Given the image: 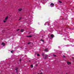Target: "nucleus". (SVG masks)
I'll return each instance as SVG.
<instances>
[{"label":"nucleus","mask_w":74,"mask_h":74,"mask_svg":"<svg viewBox=\"0 0 74 74\" xmlns=\"http://www.w3.org/2000/svg\"><path fill=\"white\" fill-rule=\"evenodd\" d=\"M44 56H45V59H46L48 57V55H46V54H45Z\"/></svg>","instance_id":"1"},{"label":"nucleus","mask_w":74,"mask_h":74,"mask_svg":"<svg viewBox=\"0 0 74 74\" xmlns=\"http://www.w3.org/2000/svg\"><path fill=\"white\" fill-rule=\"evenodd\" d=\"M44 51H45V52H48V49H45L44 50Z\"/></svg>","instance_id":"2"},{"label":"nucleus","mask_w":74,"mask_h":74,"mask_svg":"<svg viewBox=\"0 0 74 74\" xmlns=\"http://www.w3.org/2000/svg\"><path fill=\"white\" fill-rule=\"evenodd\" d=\"M8 16H7L6 17V18H5V20L7 21V19H8Z\"/></svg>","instance_id":"3"},{"label":"nucleus","mask_w":74,"mask_h":74,"mask_svg":"<svg viewBox=\"0 0 74 74\" xmlns=\"http://www.w3.org/2000/svg\"><path fill=\"white\" fill-rule=\"evenodd\" d=\"M22 8H20V9H19L18 10V11H22Z\"/></svg>","instance_id":"4"},{"label":"nucleus","mask_w":74,"mask_h":74,"mask_svg":"<svg viewBox=\"0 0 74 74\" xmlns=\"http://www.w3.org/2000/svg\"><path fill=\"white\" fill-rule=\"evenodd\" d=\"M50 5H52V6H53V5H54V4L52 3L50 4Z\"/></svg>","instance_id":"5"},{"label":"nucleus","mask_w":74,"mask_h":74,"mask_svg":"<svg viewBox=\"0 0 74 74\" xmlns=\"http://www.w3.org/2000/svg\"><path fill=\"white\" fill-rule=\"evenodd\" d=\"M67 64H71V62H67Z\"/></svg>","instance_id":"6"},{"label":"nucleus","mask_w":74,"mask_h":74,"mask_svg":"<svg viewBox=\"0 0 74 74\" xmlns=\"http://www.w3.org/2000/svg\"><path fill=\"white\" fill-rule=\"evenodd\" d=\"M51 38H53V35H51Z\"/></svg>","instance_id":"7"},{"label":"nucleus","mask_w":74,"mask_h":74,"mask_svg":"<svg viewBox=\"0 0 74 74\" xmlns=\"http://www.w3.org/2000/svg\"><path fill=\"white\" fill-rule=\"evenodd\" d=\"M40 41H42V42H44V40H42V39H41V40H40Z\"/></svg>","instance_id":"8"},{"label":"nucleus","mask_w":74,"mask_h":74,"mask_svg":"<svg viewBox=\"0 0 74 74\" xmlns=\"http://www.w3.org/2000/svg\"><path fill=\"white\" fill-rule=\"evenodd\" d=\"M27 37H32V36L31 35H30V36H27Z\"/></svg>","instance_id":"9"},{"label":"nucleus","mask_w":74,"mask_h":74,"mask_svg":"<svg viewBox=\"0 0 74 74\" xmlns=\"http://www.w3.org/2000/svg\"><path fill=\"white\" fill-rule=\"evenodd\" d=\"M31 67L32 68H33V64L31 65Z\"/></svg>","instance_id":"10"},{"label":"nucleus","mask_w":74,"mask_h":74,"mask_svg":"<svg viewBox=\"0 0 74 74\" xmlns=\"http://www.w3.org/2000/svg\"><path fill=\"white\" fill-rule=\"evenodd\" d=\"M24 31V30H23V29H21V32H23Z\"/></svg>","instance_id":"11"},{"label":"nucleus","mask_w":74,"mask_h":74,"mask_svg":"<svg viewBox=\"0 0 74 74\" xmlns=\"http://www.w3.org/2000/svg\"><path fill=\"white\" fill-rule=\"evenodd\" d=\"M2 45H3V46H4V45H5V44H4V43H2L1 44Z\"/></svg>","instance_id":"12"},{"label":"nucleus","mask_w":74,"mask_h":74,"mask_svg":"<svg viewBox=\"0 0 74 74\" xmlns=\"http://www.w3.org/2000/svg\"><path fill=\"white\" fill-rule=\"evenodd\" d=\"M11 53H13V52H14V51H11Z\"/></svg>","instance_id":"13"},{"label":"nucleus","mask_w":74,"mask_h":74,"mask_svg":"<svg viewBox=\"0 0 74 74\" xmlns=\"http://www.w3.org/2000/svg\"><path fill=\"white\" fill-rule=\"evenodd\" d=\"M59 3H62V2L61 1H59Z\"/></svg>","instance_id":"14"},{"label":"nucleus","mask_w":74,"mask_h":74,"mask_svg":"<svg viewBox=\"0 0 74 74\" xmlns=\"http://www.w3.org/2000/svg\"><path fill=\"white\" fill-rule=\"evenodd\" d=\"M21 19H22V18H21V17H20L19 19V21H20V20Z\"/></svg>","instance_id":"15"},{"label":"nucleus","mask_w":74,"mask_h":74,"mask_svg":"<svg viewBox=\"0 0 74 74\" xmlns=\"http://www.w3.org/2000/svg\"><path fill=\"white\" fill-rule=\"evenodd\" d=\"M6 20L5 21H3V22H4V23H5V22H6Z\"/></svg>","instance_id":"16"},{"label":"nucleus","mask_w":74,"mask_h":74,"mask_svg":"<svg viewBox=\"0 0 74 74\" xmlns=\"http://www.w3.org/2000/svg\"><path fill=\"white\" fill-rule=\"evenodd\" d=\"M72 59L73 60H74V57H72Z\"/></svg>","instance_id":"17"},{"label":"nucleus","mask_w":74,"mask_h":74,"mask_svg":"<svg viewBox=\"0 0 74 74\" xmlns=\"http://www.w3.org/2000/svg\"><path fill=\"white\" fill-rule=\"evenodd\" d=\"M15 70H16V71L18 70V68H16L15 69Z\"/></svg>","instance_id":"18"},{"label":"nucleus","mask_w":74,"mask_h":74,"mask_svg":"<svg viewBox=\"0 0 74 74\" xmlns=\"http://www.w3.org/2000/svg\"><path fill=\"white\" fill-rule=\"evenodd\" d=\"M37 56H40V54H37Z\"/></svg>","instance_id":"19"},{"label":"nucleus","mask_w":74,"mask_h":74,"mask_svg":"<svg viewBox=\"0 0 74 74\" xmlns=\"http://www.w3.org/2000/svg\"><path fill=\"white\" fill-rule=\"evenodd\" d=\"M53 56L55 57H56V55H55L54 54H53Z\"/></svg>","instance_id":"20"},{"label":"nucleus","mask_w":74,"mask_h":74,"mask_svg":"<svg viewBox=\"0 0 74 74\" xmlns=\"http://www.w3.org/2000/svg\"><path fill=\"white\" fill-rule=\"evenodd\" d=\"M42 56H44V53H43V54H42Z\"/></svg>","instance_id":"21"},{"label":"nucleus","mask_w":74,"mask_h":74,"mask_svg":"<svg viewBox=\"0 0 74 74\" xmlns=\"http://www.w3.org/2000/svg\"><path fill=\"white\" fill-rule=\"evenodd\" d=\"M38 65V64H36V67H37V66Z\"/></svg>","instance_id":"22"},{"label":"nucleus","mask_w":74,"mask_h":74,"mask_svg":"<svg viewBox=\"0 0 74 74\" xmlns=\"http://www.w3.org/2000/svg\"><path fill=\"white\" fill-rule=\"evenodd\" d=\"M30 44V42H29L28 43V44Z\"/></svg>","instance_id":"23"},{"label":"nucleus","mask_w":74,"mask_h":74,"mask_svg":"<svg viewBox=\"0 0 74 74\" xmlns=\"http://www.w3.org/2000/svg\"><path fill=\"white\" fill-rule=\"evenodd\" d=\"M63 58H65V56H63Z\"/></svg>","instance_id":"24"},{"label":"nucleus","mask_w":74,"mask_h":74,"mask_svg":"<svg viewBox=\"0 0 74 74\" xmlns=\"http://www.w3.org/2000/svg\"><path fill=\"white\" fill-rule=\"evenodd\" d=\"M19 29H18L17 30V31H19Z\"/></svg>","instance_id":"25"},{"label":"nucleus","mask_w":74,"mask_h":74,"mask_svg":"<svg viewBox=\"0 0 74 74\" xmlns=\"http://www.w3.org/2000/svg\"><path fill=\"white\" fill-rule=\"evenodd\" d=\"M40 74H42V73H41Z\"/></svg>","instance_id":"26"},{"label":"nucleus","mask_w":74,"mask_h":74,"mask_svg":"<svg viewBox=\"0 0 74 74\" xmlns=\"http://www.w3.org/2000/svg\"><path fill=\"white\" fill-rule=\"evenodd\" d=\"M20 62H21V60L20 59Z\"/></svg>","instance_id":"27"},{"label":"nucleus","mask_w":74,"mask_h":74,"mask_svg":"<svg viewBox=\"0 0 74 74\" xmlns=\"http://www.w3.org/2000/svg\"><path fill=\"white\" fill-rule=\"evenodd\" d=\"M29 62H30V60H29Z\"/></svg>","instance_id":"28"},{"label":"nucleus","mask_w":74,"mask_h":74,"mask_svg":"<svg viewBox=\"0 0 74 74\" xmlns=\"http://www.w3.org/2000/svg\"><path fill=\"white\" fill-rule=\"evenodd\" d=\"M66 74H68V73H66Z\"/></svg>","instance_id":"29"},{"label":"nucleus","mask_w":74,"mask_h":74,"mask_svg":"<svg viewBox=\"0 0 74 74\" xmlns=\"http://www.w3.org/2000/svg\"><path fill=\"white\" fill-rule=\"evenodd\" d=\"M16 72L17 73V71H16Z\"/></svg>","instance_id":"30"}]
</instances>
